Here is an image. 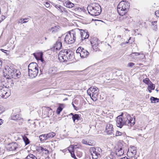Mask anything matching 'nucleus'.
Listing matches in <instances>:
<instances>
[{
	"label": "nucleus",
	"mask_w": 159,
	"mask_h": 159,
	"mask_svg": "<svg viewBox=\"0 0 159 159\" xmlns=\"http://www.w3.org/2000/svg\"><path fill=\"white\" fill-rule=\"evenodd\" d=\"M135 123V118L131 117L129 115L125 117L123 115H120L117 117L116 125L118 127L121 128L124 125H127L131 127Z\"/></svg>",
	"instance_id": "nucleus-1"
},
{
	"label": "nucleus",
	"mask_w": 159,
	"mask_h": 159,
	"mask_svg": "<svg viewBox=\"0 0 159 159\" xmlns=\"http://www.w3.org/2000/svg\"><path fill=\"white\" fill-rule=\"evenodd\" d=\"M3 75L6 79H11V78L17 79L20 77V72L12 67L5 68L3 71Z\"/></svg>",
	"instance_id": "nucleus-2"
},
{
	"label": "nucleus",
	"mask_w": 159,
	"mask_h": 159,
	"mask_svg": "<svg viewBox=\"0 0 159 159\" xmlns=\"http://www.w3.org/2000/svg\"><path fill=\"white\" fill-rule=\"evenodd\" d=\"M74 57L73 52L69 50L64 49L60 52L58 55L59 60L61 61H66L71 60Z\"/></svg>",
	"instance_id": "nucleus-3"
},
{
	"label": "nucleus",
	"mask_w": 159,
	"mask_h": 159,
	"mask_svg": "<svg viewBox=\"0 0 159 159\" xmlns=\"http://www.w3.org/2000/svg\"><path fill=\"white\" fill-rule=\"evenodd\" d=\"M89 13L92 16L99 15L102 11L100 5L97 3H92L89 5L87 7Z\"/></svg>",
	"instance_id": "nucleus-4"
},
{
	"label": "nucleus",
	"mask_w": 159,
	"mask_h": 159,
	"mask_svg": "<svg viewBox=\"0 0 159 159\" xmlns=\"http://www.w3.org/2000/svg\"><path fill=\"white\" fill-rule=\"evenodd\" d=\"M129 3L127 1H122L120 2L117 7V11L119 15L125 14L129 8Z\"/></svg>",
	"instance_id": "nucleus-5"
},
{
	"label": "nucleus",
	"mask_w": 159,
	"mask_h": 159,
	"mask_svg": "<svg viewBox=\"0 0 159 159\" xmlns=\"http://www.w3.org/2000/svg\"><path fill=\"white\" fill-rule=\"evenodd\" d=\"M102 152L101 149L99 147H92L90 149L93 159H97L101 157V153Z\"/></svg>",
	"instance_id": "nucleus-6"
},
{
	"label": "nucleus",
	"mask_w": 159,
	"mask_h": 159,
	"mask_svg": "<svg viewBox=\"0 0 159 159\" xmlns=\"http://www.w3.org/2000/svg\"><path fill=\"white\" fill-rule=\"evenodd\" d=\"M6 148L7 150L9 151H18L19 150L20 147V145L17 143L12 142L8 144L6 146Z\"/></svg>",
	"instance_id": "nucleus-7"
},
{
	"label": "nucleus",
	"mask_w": 159,
	"mask_h": 159,
	"mask_svg": "<svg viewBox=\"0 0 159 159\" xmlns=\"http://www.w3.org/2000/svg\"><path fill=\"white\" fill-rule=\"evenodd\" d=\"M8 91L7 88L0 86V98H6L9 97L10 94V93L7 92Z\"/></svg>",
	"instance_id": "nucleus-8"
},
{
	"label": "nucleus",
	"mask_w": 159,
	"mask_h": 159,
	"mask_svg": "<svg viewBox=\"0 0 159 159\" xmlns=\"http://www.w3.org/2000/svg\"><path fill=\"white\" fill-rule=\"evenodd\" d=\"M75 40V39L70 31L68 32L64 39V42L67 44H70L74 43Z\"/></svg>",
	"instance_id": "nucleus-9"
},
{
	"label": "nucleus",
	"mask_w": 159,
	"mask_h": 159,
	"mask_svg": "<svg viewBox=\"0 0 159 159\" xmlns=\"http://www.w3.org/2000/svg\"><path fill=\"white\" fill-rule=\"evenodd\" d=\"M81 30L79 28H76L70 31L71 33L72 34L75 40L76 38H80Z\"/></svg>",
	"instance_id": "nucleus-10"
},
{
	"label": "nucleus",
	"mask_w": 159,
	"mask_h": 159,
	"mask_svg": "<svg viewBox=\"0 0 159 159\" xmlns=\"http://www.w3.org/2000/svg\"><path fill=\"white\" fill-rule=\"evenodd\" d=\"M105 131L107 134L113 135L114 130L113 125L110 124H107L106 125Z\"/></svg>",
	"instance_id": "nucleus-11"
},
{
	"label": "nucleus",
	"mask_w": 159,
	"mask_h": 159,
	"mask_svg": "<svg viewBox=\"0 0 159 159\" xmlns=\"http://www.w3.org/2000/svg\"><path fill=\"white\" fill-rule=\"evenodd\" d=\"M98 89L97 87L92 88L91 87L87 90V93L90 96H91V95H94V94H95L96 96H97L98 94Z\"/></svg>",
	"instance_id": "nucleus-12"
},
{
	"label": "nucleus",
	"mask_w": 159,
	"mask_h": 159,
	"mask_svg": "<svg viewBox=\"0 0 159 159\" xmlns=\"http://www.w3.org/2000/svg\"><path fill=\"white\" fill-rule=\"evenodd\" d=\"M89 36V32L87 30H81L80 38L81 40L83 41L84 39H88Z\"/></svg>",
	"instance_id": "nucleus-13"
},
{
	"label": "nucleus",
	"mask_w": 159,
	"mask_h": 159,
	"mask_svg": "<svg viewBox=\"0 0 159 159\" xmlns=\"http://www.w3.org/2000/svg\"><path fill=\"white\" fill-rule=\"evenodd\" d=\"M35 71L28 70V75L30 78H35L39 72V70H35Z\"/></svg>",
	"instance_id": "nucleus-14"
},
{
	"label": "nucleus",
	"mask_w": 159,
	"mask_h": 159,
	"mask_svg": "<svg viewBox=\"0 0 159 159\" xmlns=\"http://www.w3.org/2000/svg\"><path fill=\"white\" fill-rule=\"evenodd\" d=\"M136 148L134 146H130L129 149L127 152V154L131 155V157H133L136 154Z\"/></svg>",
	"instance_id": "nucleus-15"
},
{
	"label": "nucleus",
	"mask_w": 159,
	"mask_h": 159,
	"mask_svg": "<svg viewBox=\"0 0 159 159\" xmlns=\"http://www.w3.org/2000/svg\"><path fill=\"white\" fill-rule=\"evenodd\" d=\"M62 47L61 37H59L56 43L54 45V48L56 50H59Z\"/></svg>",
	"instance_id": "nucleus-16"
},
{
	"label": "nucleus",
	"mask_w": 159,
	"mask_h": 159,
	"mask_svg": "<svg viewBox=\"0 0 159 159\" xmlns=\"http://www.w3.org/2000/svg\"><path fill=\"white\" fill-rule=\"evenodd\" d=\"M81 52L80 53V56L82 58L86 57L89 55V52L84 48H82Z\"/></svg>",
	"instance_id": "nucleus-17"
},
{
	"label": "nucleus",
	"mask_w": 159,
	"mask_h": 159,
	"mask_svg": "<svg viewBox=\"0 0 159 159\" xmlns=\"http://www.w3.org/2000/svg\"><path fill=\"white\" fill-rule=\"evenodd\" d=\"M121 16L120 17V20L126 23H128L129 21V17L127 15H121Z\"/></svg>",
	"instance_id": "nucleus-18"
},
{
	"label": "nucleus",
	"mask_w": 159,
	"mask_h": 159,
	"mask_svg": "<svg viewBox=\"0 0 159 159\" xmlns=\"http://www.w3.org/2000/svg\"><path fill=\"white\" fill-rule=\"evenodd\" d=\"M36 150L40 152H43V153L45 154H47L49 153V151L46 148H43L41 146H39L37 148Z\"/></svg>",
	"instance_id": "nucleus-19"
},
{
	"label": "nucleus",
	"mask_w": 159,
	"mask_h": 159,
	"mask_svg": "<svg viewBox=\"0 0 159 159\" xmlns=\"http://www.w3.org/2000/svg\"><path fill=\"white\" fill-rule=\"evenodd\" d=\"M38 64L35 62L31 63L29 64L28 66V69L33 68H38Z\"/></svg>",
	"instance_id": "nucleus-20"
},
{
	"label": "nucleus",
	"mask_w": 159,
	"mask_h": 159,
	"mask_svg": "<svg viewBox=\"0 0 159 159\" xmlns=\"http://www.w3.org/2000/svg\"><path fill=\"white\" fill-rule=\"evenodd\" d=\"M124 154V152L122 148H120L119 149H117L116 151V154L118 156H120Z\"/></svg>",
	"instance_id": "nucleus-21"
},
{
	"label": "nucleus",
	"mask_w": 159,
	"mask_h": 159,
	"mask_svg": "<svg viewBox=\"0 0 159 159\" xmlns=\"http://www.w3.org/2000/svg\"><path fill=\"white\" fill-rule=\"evenodd\" d=\"M64 4L65 6L69 8H71L73 7L74 6V5L73 3L69 1H66Z\"/></svg>",
	"instance_id": "nucleus-22"
},
{
	"label": "nucleus",
	"mask_w": 159,
	"mask_h": 159,
	"mask_svg": "<svg viewBox=\"0 0 159 159\" xmlns=\"http://www.w3.org/2000/svg\"><path fill=\"white\" fill-rule=\"evenodd\" d=\"M33 55L37 60H38L39 58H41L43 56V54L42 52H39L37 53H34Z\"/></svg>",
	"instance_id": "nucleus-23"
},
{
	"label": "nucleus",
	"mask_w": 159,
	"mask_h": 159,
	"mask_svg": "<svg viewBox=\"0 0 159 159\" xmlns=\"http://www.w3.org/2000/svg\"><path fill=\"white\" fill-rule=\"evenodd\" d=\"M157 21H154L152 22V28L154 31H156L157 29Z\"/></svg>",
	"instance_id": "nucleus-24"
},
{
	"label": "nucleus",
	"mask_w": 159,
	"mask_h": 159,
	"mask_svg": "<svg viewBox=\"0 0 159 159\" xmlns=\"http://www.w3.org/2000/svg\"><path fill=\"white\" fill-rule=\"evenodd\" d=\"M80 116L77 114H75L74 115H73V116H72V118L73 120V121L75 122V120H80Z\"/></svg>",
	"instance_id": "nucleus-25"
},
{
	"label": "nucleus",
	"mask_w": 159,
	"mask_h": 159,
	"mask_svg": "<svg viewBox=\"0 0 159 159\" xmlns=\"http://www.w3.org/2000/svg\"><path fill=\"white\" fill-rule=\"evenodd\" d=\"M55 7L57 8L59 11L62 12L65 11L64 8L62 7L59 5H56L55 6Z\"/></svg>",
	"instance_id": "nucleus-26"
},
{
	"label": "nucleus",
	"mask_w": 159,
	"mask_h": 159,
	"mask_svg": "<svg viewBox=\"0 0 159 159\" xmlns=\"http://www.w3.org/2000/svg\"><path fill=\"white\" fill-rule=\"evenodd\" d=\"M56 135V134L54 132H51L45 135L46 139H47L48 138H52L54 137Z\"/></svg>",
	"instance_id": "nucleus-27"
},
{
	"label": "nucleus",
	"mask_w": 159,
	"mask_h": 159,
	"mask_svg": "<svg viewBox=\"0 0 159 159\" xmlns=\"http://www.w3.org/2000/svg\"><path fill=\"white\" fill-rule=\"evenodd\" d=\"M150 100L152 103L158 102H159V99L157 98L152 97L150 98Z\"/></svg>",
	"instance_id": "nucleus-28"
},
{
	"label": "nucleus",
	"mask_w": 159,
	"mask_h": 159,
	"mask_svg": "<svg viewBox=\"0 0 159 159\" xmlns=\"http://www.w3.org/2000/svg\"><path fill=\"white\" fill-rule=\"evenodd\" d=\"M26 159H37V157L33 154H29L26 157Z\"/></svg>",
	"instance_id": "nucleus-29"
},
{
	"label": "nucleus",
	"mask_w": 159,
	"mask_h": 159,
	"mask_svg": "<svg viewBox=\"0 0 159 159\" xmlns=\"http://www.w3.org/2000/svg\"><path fill=\"white\" fill-rule=\"evenodd\" d=\"M98 39L96 38H93V39H91L90 41L91 45H94V43L96 44V43H98Z\"/></svg>",
	"instance_id": "nucleus-30"
},
{
	"label": "nucleus",
	"mask_w": 159,
	"mask_h": 159,
	"mask_svg": "<svg viewBox=\"0 0 159 159\" xmlns=\"http://www.w3.org/2000/svg\"><path fill=\"white\" fill-rule=\"evenodd\" d=\"M94 43V45H92V46L93 47V50L95 51H99V49L98 47V43Z\"/></svg>",
	"instance_id": "nucleus-31"
},
{
	"label": "nucleus",
	"mask_w": 159,
	"mask_h": 159,
	"mask_svg": "<svg viewBox=\"0 0 159 159\" xmlns=\"http://www.w3.org/2000/svg\"><path fill=\"white\" fill-rule=\"evenodd\" d=\"M23 139L24 142L25 143V145H27L30 143V141L25 136H24Z\"/></svg>",
	"instance_id": "nucleus-32"
},
{
	"label": "nucleus",
	"mask_w": 159,
	"mask_h": 159,
	"mask_svg": "<svg viewBox=\"0 0 159 159\" xmlns=\"http://www.w3.org/2000/svg\"><path fill=\"white\" fill-rule=\"evenodd\" d=\"M123 136L124 137V138H125V133H122L119 131H117L116 134V136Z\"/></svg>",
	"instance_id": "nucleus-33"
},
{
	"label": "nucleus",
	"mask_w": 159,
	"mask_h": 159,
	"mask_svg": "<svg viewBox=\"0 0 159 159\" xmlns=\"http://www.w3.org/2000/svg\"><path fill=\"white\" fill-rule=\"evenodd\" d=\"M155 88V86L154 85V84H153L151 82V83H150L148 85V89H152V90H153Z\"/></svg>",
	"instance_id": "nucleus-34"
},
{
	"label": "nucleus",
	"mask_w": 159,
	"mask_h": 159,
	"mask_svg": "<svg viewBox=\"0 0 159 159\" xmlns=\"http://www.w3.org/2000/svg\"><path fill=\"white\" fill-rule=\"evenodd\" d=\"M143 82L148 85H149L150 83H151V82L150 81L148 78L144 79L143 80Z\"/></svg>",
	"instance_id": "nucleus-35"
},
{
	"label": "nucleus",
	"mask_w": 159,
	"mask_h": 159,
	"mask_svg": "<svg viewBox=\"0 0 159 159\" xmlns=\"http://www.w3.org/2000/svg\"><path fill=\"white\" fill-rule=\"evenodd\" d=\"M75 147L73 145H71L68 148V150L70 153L74 151Z\"/></svg>",
	"instance_id": "nucleus-36"
},
{
	"label": "nucleus",
	"mask_w": 159,
	"mask_h": 159,
	"mask_svg": "<svg viewBox=\"0 0 159 159\" xmlns=\"http://www.w3.org/2000/svg\"><path fill=\"white\" fill-rule=\"evenodd\" d=\"M40 140L42 142L44 141L45 140L47 139H46L45 135H41L39 137Z\"/></svg>",
	"instance_id": "nucleus-37"
},
{
	"label": "nucleus",
	"mask_w": 159,
	"mask_h": 159,
	"mask_svg": "<svg viewBox=\"0 0 159 159\" xmlns=\"http://www.w3.org/2000/svg\"><path fill=\"white\" fill-rule=\"evenodd\" d=\"M82 48V47H80L76 50V53L78 55L80 56V53L81 52Z\"/></svg>",
	"instance_id": "nucleus-38"
},
{
	"label": "nucleus",
	"mask_w": 159,
	"mask_h": 159,
	"mask_svg": "<svg viewBox=\"0 0 159 159\" xmlns=\"http://www.w3.org/2000/svg\"><path fill=\"white\" fill-rule=\"evenodd\" d=\"M28 19V18L20 19L18 23H20L21 24L26 23L27 22V21H25L24 22H22V21H24L25 20H27Z\"/></svg>",
	"instance_id": "nucleus-39"
},
{
	"label": "nucleus",
	"mask_w": 159,
	"mask_h": 159,
	"mask_svg": "<svg viewBox=\"0 0 159 159\" xmlns=\"http://www.w3.org/2000/svg\"><path fill=\"white\" fill-rule=\"evenodd\" d=\"M62 108L60 106L57 108L56 112L57 114H59L62 111Z\"/></svg>",
	"instance_id": "nucleus-40"
},
{
	"label": "nucleus",
	"mask_w": 159,
	"mask_h": 159,
	"mask_svg": "<svg viewBox=\"0 0 159 159\" xmlns=\"http://www.w3.org/2000/svg\"><path fill=\"white\" fill-rule=\"evenodd\" d=\"M19 116L18 115H16L15 116H13L12 117V118L13 120H19Z\"/></svg>",
	"instance_id": "nucleus-41"
},
{
	"label": "nucleus",
	"mask_w": 159,
	"mask_h": 159,
	"mask_svg": "<svg viewBox=\"0 0 159 159\" xmlns=\"http://www.w3.org/2000/svg\"><path fill=\"white\" fill-rule=\"evenodd\" d=\"M97 96H96V95L94 94V95H91L90 96L91 99L94 101H95L97 100Z\"/></svg>",
	"instance_id": "nucleus-42"
},
{
	"label": "nucleus",
	"mask_w": 159,
	"mask_h": 159,
	"mask_svg": "<svg viewBox=\"0 0 159 159\" xmlns=\"http://www.w3.org/2000/svg\"><path fill=\"white\" fill-rule=\"evenodd\" d=\"M4 111L5 109L4 107L1 106H0V114L2 113Z\"/></svg>",
	"instance_id": "nucleus-43"
},
{
	"label": "nucleus",
	"mask_w": 159,
	"mask_h": 159,
	"mask_svg": "<svg viewBox=\"0 0 159 159\" xmlns=\"http://www.w3.org/2000/svg\"><path fill=\"white\" fill-rule=\"evenodd\" d=\"M135 65V64L133 62H129V63L128 65L127 66L130 67H132L134 66Z\"/></svg>",
	"instance_id": "nucleus-44"
},
{
	"label": "nucleus",
	"mask_w": 159,
	"mask_h": 159,
	"mask_svg": "<svg viewBox=\"0 0 159 159\" xmlns=\"http://www.w3.org/2000/svg\"><path fill=\"white\" fill-rule=\"evenodd\" d=\"M72 157L75 159H77L74 153V151L70 153Z\"/></svg>",
	"instance_id": "nucleus-45"
},
{
	"label": "nucleus",
	"mask_w": 159,
	"mask_h": 159,
	"mask_svg": "<svg viewBox=\"0 0 159 159\" xmlns=\"http://www.w3.org/2000/svg\"><path fill=\"white\" fill-rule=\"evenodd\" d=\"M38 60H40L42 62V63H43L42 65L44 66V65L45 64V61L44 60L43 58V57L41 58H39V59Z\"/></svg>",
	"instance_id": "nucleus-46"
},
{
	"label": "nucleus",
	"mask_w": 159,
	"mask_h": 159,
	"mask_svg": "<svg viewBox=\"0 0 159 159\" xmlns=\"http://www.w3.org/2000/svg\"><path fill=\"white\" fill-rule=\"evenodd\" d=\"M82 143L83 144H85L87 145H90V144H89L88 143H87V141L85 139H83L82 141Z\"/></svg>",
	"instance_id": "nucleus-47"
},
{
	"label": "nucleus",
	"mask_w": 159,
	"mask_h": 159,
	"mask_svg": "<svg viewBox=\"0 0 159 159\" xmlns=\"http://www.w3.org/2000/svg\"><path fill=\"white\" fill-rule=\"evenodd\" d=\"M139 54H140L138 52L134 53L132 54H130L129 55V56L131 57H132V56H134V55L135 56H138L139 55Z\"/></svg>",
	"instance_id": "nucleus-48"
},
{
	"label": "nucleus",
	"mask_w": 159,
	"mask_h": 159,
	"mask_svg": "<svg viewBox=\"0 0 159 159\" xmlns=\"http://www.w3.org/2000/svg\"><path fill=\"white\" fill-rule=\"evenodd\" d=\"M57 28L56 26H55V27H52L51 28L53 32H55L57 30Z\"/></svg>",
	"instance_id": "nucleus-49"
},
{
	"label": "nucleus",
	"mask_w": 159,
	"mask_h": 159,
	"mask_svg": "<svg viewBox=\"0 0 159 159\" xmlns=\"http://www.w3.org/2000/svg\"><path fill=\"white\" fill-rule=\"evenodd\" d=\"M1 20H0V23L5 19V16H4L2 15L1 16Z\"/></svg>",
	"instance_id": "nucleus-50"
},
{
	"label": "nucleus",
	"mask_w": 159,
	"mask_h": 159,
	"mask_svg": "<svg viewBox=\"0 0 159 159\" xmlns=\"http://www.w3.org/2000/svg\"><path fill=\"white\" fill-rule=\"evenodd\" d=\"M155 14L157 17H159V11H156Z\"/></svg>",
	"instance_id": "nucleus-51"
},
{
	"label": "nucleus",
	"mask_w": 159,
	"mask_h": 159,
	"mask_svg": "<svg viewBox=\"0 0 159 159\" xmlns=\"http://www.w3.org/2000/svg\"><path fill=\"white\" fill-rule=\"evenodd\" d=\"M45 6L46 7H49L50 5V4L48 2H45Z\"/></svg>",
	"instance_id": "nucleus-52"
},
{
	"label": "nucleus",
	"mask_w": 159,
	"mask_h": 159,
	"mask_svg": "<svg viewBox=\"0 0 159 159\" xmlns=\"http://www.w3.org/2000/svg\"><path fill=\"white\" fill-rule=\"evenodd\" d=\"M72 105L73 107L74 108V109L75 110H78V108L77 107H76L74 104L72 102Z\"/></svg>",
	"instance_id": "nucleus-53"
},
{
	"label": "nucleus",
	"mask_w": 159,
	"mask_h": 159,
	"mask_svg": "<svg viewBox=\"0 0 159 159\" xmlns=\"http://www.w3.org/2000/svg\"><path fill=\"white\" fill-rule=\"evenodd\" d=\"M129 43V42H124L120 44V45L121 46H122L123 45H125L127 43Z\"/></svg>",
	"instance_id": "nucleus-54"
},
{
	"label": "nucleus",
	"mask_w": 159,
	"mask_h": 159,
	"mask_svg": "<svg viewBox=\"0 0 159 159\" xmlns=\"http://www.w3.org/2000/svg\"><path fill=\"white\" fill-rule=\"evenodd\" d=\"M35 70H39L38 68H33V69H28V70H31V71H35Z\"/></svg>",
	"instance_id": "nucleus-55"
},
{
	"label": "nucleus",
	"mask_w": 159,
	"mask_h": 159,
	"mask_svg": "<svg viewBox=\"0 0 159 159\" xmlns=\"http://www.w3.org/2000/svg\"><path fill=\"white\" fill-rule=\"evenodd\" d=\"M75 11H80V10H82V8H75Z\"/></svg>",
	"instance_id": "nucleus-56"
},
{
	"label": "nucleus",
	"mask_w": 159,
	"mask_h": 159,
	"mask_svg": "<svg viewBox=\"0 0 159 159\" xmlns=\"http://www.w3.org/2000/svg\"><path fill=\"white\" fill-rule=\"evenodd\" d=\"M2 61L0 60V69L1 68L2 66Z\"/></svg>",
	"instance_id": "nucleus-57"
},
{
	"label": "nucleus",
	"mask_w": 159,
	"mask_h": 159,
	"mask_svg": "<svg viewBox=\"0 0 159 159\" xmlns=\"http://www.w3.org/2000/svg\"><path fill=\"white\" fill-rule=\"evenodd\" d=\"M121 159H129L127 158L126 157H124L122 158Z\"/></svg>",
	"instance_id": "nucleus-58"
},
{
	"label": "nucleus",
	"mask_w": 159,
	"mask_h": 159,
	"mask_svg": "<svg viewBox=\"0 0 159 159\" xmlns=\"http://www.w3.org/2000/svg\"><path fill=\"white\" fill-rule=\"evenodd\" d=\"M2 120L1 119H0V125L2 124Z\"/></svg>",
	"instance_id": "nucleus-59"
},
{
	"label": "nucleus",
	"mask_w": 159,
	"mask_h": 159,
	"mask_svg": "<svg viewBox=\"0 0 159 159\" xmlns=\"http://www.w3.org/2000/svg\"><path fill=\"white\" fill-rule=\"evenodd\" d=\"M117 38H119L120 39H121V36L120 35H118L117 36Z\"/></svg>",
	"instance_id": "nucleus-60"
},
{
	"label": "nucleus",
	"mask_w": 159,
	"mask_h": 159,
	"mask_svg": "<svg viewBox=\"0 0 159 159\" xmlns=\"http://www.w3.org/2000/svg\"><path fill=\"white\" fill-rule=\"evenodd\" d=\"M148 91H149V92L150 93L152 92L151 91V90H152V89H148Z\"/></svg>",
	"instance_id": "nucleus-61"
},
{
	"label": "nucleus",
	"mask_w": 159,
	"mask_h": 159,
	"mask_svg": "<svg viewBox=\"0 0 159 159\" xmlns=\"http://www.w3.org/2000/svg\"><path fill=\"white\" fill-rule=\"evenodd\" d=\"M14 84L13 83H12V82H11V86H13V85Z\"/></svg>",
	"instance_id": "nucleus-62"
},
{
	"label": "nucleus",
	"mask_w": 159,
	"mask_h": 159,
	"mask_svg": "<svg viewBox=\"0 0 159 159\" xmlns=\"http://www.w3.org/2000/svg\"><path fill=\"white\" fill-rule=\"evenodd\" d=\"M1 50L2 52H4V51H5V50L3 49H1Z\"/></svg>",
	"instance_id": "nucleus-63"
},
{
	"label": "nucleus",
	"mask_w": 159,
	"mask_h": 159,
	"mask_svg": "<svg viewBox=\"0 0 159 159\" xmlns=\"http://www.w3.org/2000/svg\"><path fill=\"white\" fill-rule=\"evenodd\" d=\"M1 153V148H0V154Z\"/></svg>",
	"instance_id": "nucleus-64"
}]
</instances>
